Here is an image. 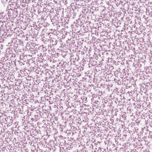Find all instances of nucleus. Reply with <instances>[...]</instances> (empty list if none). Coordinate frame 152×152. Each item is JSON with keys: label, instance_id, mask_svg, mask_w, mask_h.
<instances>
[{"label": "nucleus", "instance_id": "1", "mask_svg": "<svg viewBox=\"0 0 152 152\" xmlns=\"http://www.w3.org/2000/svg\"><path fill=\"white\" fill-rule=\"evenodd\" d=\"M2 2H4V3H6L7 1V0H2Z\"/></svg>", "mask_w": 152, "mask_h": 152}]
</instances>
